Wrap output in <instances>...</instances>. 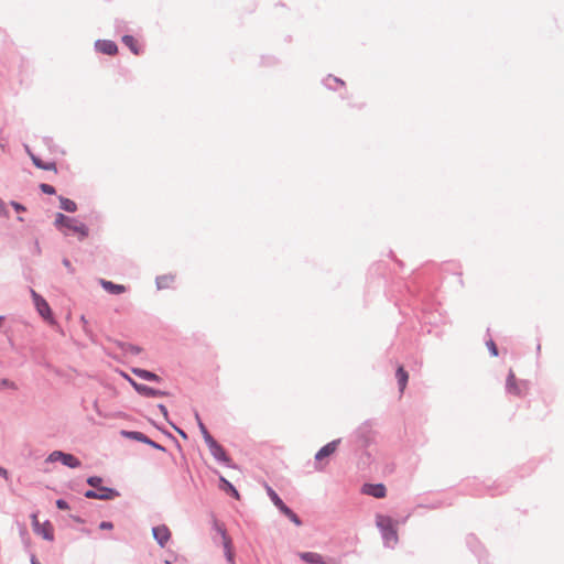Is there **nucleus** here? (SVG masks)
Returning a JSON list of instances; mask_svg holds the SVG:
<instances>
[{"label": "nucleus", "mask_w": 564, "mask_h": 564, "mask_svg": "<svg viewBox=\"0 0 564 564\" xmlns=\"http://www.w3.org/2000/svg\"><path fill=\"white\" fill-rule=\"evenodd\" d=\"M376 525L388 545L398 543V521L393 520L390 516L379 513L376 516Z\"/></svg>", "instance_id": "obj_1"}, {"label": "nucleus", "mask_w": 564, "mask_h": 564, "mask_svg": "<svg viewBox=\"0 0 564 564\" xmlns=\"http://www.w3.org/2000/svg\"><path fill=\"white\" fill-rule=\"evenodd\" d=\"M55 226L67 234L64 229L77 234L80 239H85L88 236V228L83 223L77 221L74 218L67 217L64 214L58 213L55 218Z\"/></svg>", "instance_id": "obj_2"}, {"label": "nucleus", "mask_w": 564, "mask_h": 564, "mask_svg": "<svg viewBox=\"0 0 564 564\" xmlns=\"http://www.w3.org/2000/svg\"><path fill=\"white\" fill-rule=\"evenodd\" d=\"M506 390L514 397H523L528 393L529 386L527 381L519 380L513 370H510L506 379Z\"/></svg>", "instance_id": "obj_3"}, {"label": "nucleus", "mask_w": 564, "mask_h": 564, "mask_svg": "<svg viewBox=\"0 0 564 564\" xmlns=\"http://www.w3.org/2000/svg\"><path fill=\"white\" fill-rule=\"evenodd\" d=\"M31 294L39 314L48 323L54 324V317L48 303L34 290H31Z\"/></svg>", "instance_id": "obj_4"}, {"label": "nucleus", "mask_w": 564, "mask_h": 564, "mask_svg": "<svg viewBox=\"0 0 564 564\" xmlns=\"http://www.w3.org/2000/svg\"><path fill=\"white\" fill-rule=\"evenodd\" d=\"M57 460L62 462V464L70 468H77L80 466L79 459L76 458L74 455L63 453L61 451H54L48 455L47 462L54 463Z\"/></svg>", "instance_id": "obj_5"}, {"label": "nucleus", "mask_w": 564, "mask_h": 564, "mask_svg": "<svg viewBox=\"0 0 564 564\" xmlns=\"http://www.w3.org/2000/svg\"><path fill=\"white\" fill-rule=\"evenodd\" d=\"M340 443V440H334L329 443H327L325 446H323L316 454H315V460L317 463L316 469L322 470L324 468V465L322 464L323 460L330 455H333Z\"/></svg>", "instance_id": "obj_6"}, {"label": "nucleus", "mask_w": 564, "mask_h": 564, "mask_svg": "<svg viewBox=\"0 0 564 564\" xmlns=\"http://www.w3.org/2000/svg\"><path fill=\"white\" fill-rule=\"evenodd\" d=\"M207 446L215 459L227 465L230 463V458L227 456L225 448L218 444L213 436L207 437Z\"/></svg>", "instance_id": "obj_7"}, {"label": "nucleus", "mask_w": 564, "mask_h": 564, "mask_svg": "<svg viewBox=\"0 0 564 564\" xmlns=\"http://www.w3.org/2000/svg\"><path fill=\"white\" fill-rule=\"evenodd\" d=\"M118 496L119 494L115 489L107 487H99L85 492V497L89 499L110 500Z\"/></svg>", "instance_id": "obj_8"}, {"label": "nucleus", "mask_w": 564, "mask_h": 564, "mask_svg": "<svg viewBox=\"0 0 564 564\" xmlns=\"http://www.w3.org/2000/svg\"><path fill=\"white\" fill-rule=\"evenodd\" d=\"M152 534L153 538L162 547L166 545V543L171 540L172 536L171 530L165 524L154 527L152 529Z\"/></svg>", "instance_id": "obj_9"}, {"label": "nucleus", "mask_w": 564, "mask_h": 564, "mask_svg": "<svg viewBox=\"0 0 564 564\" xmlns=\"http://www.w3.org/2000/svg\"><path fill=\"white\" fill-rule=\"evenodd\" d=\"M96 47L99 52L107 55H115L118 52L117 44L109 40L97 41Z\"/></svg>", "instance_id": "obj_10"}, {"label": "nucleus", "mask_w": 564, "mask_h": 564, "mask_svg": "<svg viewBox=\"0 0 564 564\" xmlns=\"http://www.w3.org/2000/svg\"><path fill=\"white\" fill-rule=\"evenodd\" d=\"M34 532L48 541H52L54 538V529L48 521L42 523Z\"/></svg>", "instance_id": "obj_11"}, {"label": "nucleus", "mask_w": 564, "mask_h": 564, "mask_svg": "<svg viewBox=\"0 0 564 564\" xmlns=\"http://www.w3.org/2000/svg\"><path fill=\"white\" fill-rule=\"evenodd\" d=\"M121 435L127 437V438H132V440H135V441H139V442H142V443H145V444H151L153 446H155L154 442H152L151 440H149L143 433L141 432H137V431H121Z\"/></svg>", "instance_id": "obj_12"}, {"label": "nucleus", "mask_w": 564, "mask_h": 564, "mask_svg": "<svg viewBox=\"0 0 564 564\" xmlns=\"http://www.w3.org/2000/svg\"><path fill=\"white\" fill-rule=\"evenodd\" d=\"M101 286L111 294H121L126 292V286L122 284H116L111 281L101 280L100 281Z\"/></svg>", "instance_id": "obj_13"}, {"label": "nucleus", "mask_w": 564, "mask_h": 564, "mask_svg": "<svg viewBox=\"0 0 564 564\" xmlns=\"http://www.w3.org/2000/svg\"><path fill=\"white\" fill-rule=\"evenodd\" d=\"M132 372L137 375L138 377L149 380V381H160V377L151 371L140 369V368H132Z\"/></svg>", "instance_id": "obj_14"}, {"label": "nucleus", "mask_w": 564, "mask_h": 564, "mask_svg": "<svg viewBox=\"0 0 564 564\" xmlns=\"http://www.w3.org/2000/svg\"><path fill=\"white\" fill-rule=\"evenodd\" d=\"M366 492L376 498H383V497H386V487L381 484L369 485V486H367Z\"/></svg>", "instance_id": "obj_15"}, {"label": "nucleus", "mask_w": 564, "mask_h": 564, "mask_svg": "<svg viewBox=\"0 0 564 564\" xmlns=\"http://www.w3.org/2000/svg\"><path fill=\"white\" fill-rule=\"evenodd\" d=\"M397 379H398L400 392H403L406 387L408 380H409V375L402 366H400L397 369Z\"/></svg>", "instance_id": "obj_16"}, {"label": "nucleus", "mask_w": 564, "mask_h": 564, "mask_svg": "<svg viewBox=\"0 0 564 564\" xmlns=\"http://www.w3.org/2000/svg\"><path fill=\"white\" fill-rule=\"evenodd\" d=\"M267 492H268L270 499L272 500V502L274 503V506L281 512H283L285 510V508H288V506L281 500V498L276 495V492L271 487H267Z\"/></svg>", "instance_id": "obj_17"}, {"label": "nucleus", "mask_w": 564, "mask_h": 564, "mask_svg": "<svg viewBox=\"0 0 564 564\" xmlns=\"http://www.w3.org/2000/svg\"><path fill=\"white\" fill-rule=\"evenodd\" d=\"M137 392L144 397H161L164 395V392L160 390H155L148 386L141 384V387H137Z\"/></svg>", "instance_id": "obj_18"}, {"label": "nucleus", "mask_w": 564, "mask_h": 564, "mask_svg": "<svg viewBox=\"0 0 564 564\" xmlns=\"http://www.w3.org/2000/svg\"><path fill=\"white\" fill-rule=\"evenodd\" d=\"M122 42L127 45L134 55L140 54V46L137 40L131 35H124Z\"/></svg>", "instance_id": "obj_19"}, {"label": "nucleus", "mask_w": 564, "mask_h": 564, "mask_svg": "<svg viewBox=\"0 0 564 564\" xmlns=\"http://www.w3.org/2000/svg\"><path fill=\"white\" fill-rule=\"evenodd\" d=\"M301 560L311 564H322V557L317 553L307 552L301 555Z\"/></svg>", "instance_id": "obj_20"}, {"label": "nucleus", "mask_w": 564, "mask_h": 564, "mask_svg": "<svg viewBox=\"0 0 564 564\" xmlns=\"http://www.w3.org/2000/svg\"><path fill=\"white\" fill-rule=\"evenodd\" d=\"M59 203H61V208L68 213H74L77 209L76 203L69 198L61 197Z\"/></svg>", "instance_id": "obj_21"}, {"label": "nucleus", "mask_w": 564, "mask_h": 564, "mask_svg": "<svg viewBox=\"0 0 564 564\" xmlns=\"http://www.w3.org/2000/svg\"><path fill=\"white\" fill-rule=\"evenodd\" d=\"M30 155H31V159H32L34 165L37 166L39 169L46 170V171H51V170L56 171L55 163H44L34 154H30Z\"/></svg>", "instance_id": "obj_22"}, {"label": "nucleus", "mask_w": 564, "mask_h": 564, "mask_svg": "<svg viewBox=\"0 0 564 564\" xmlns=\"http://www.w3.org/2000/svg\"><path fill=\"white\" fill-rule=\"evenodd\" d=\"M214 527L217 530V532L221 535L224 544H225V547L228 549L230 540H229V538H228V535L226 533V529L217 520L214 521Z\"/></svg>", "instance_id": "obj_23"}, {"label": "nucleus", "mask_w": 564, "mask_h": 564, "mask_svg": "<svg viewBox=\"0 0 564 564\" xmlns=\"http://www.w3.org/2000/svg\"><path fill=\"white\" fill-rule=\"evenodd\" d=\"M220 481L224 484V489L228 492H230L236 499L240 498L239 492L237 489L224 477H220Z\"/></svg>", "instance_id": "obj_24"}, {"label": "nucleus", "mask_w": 564, "mask_h": 564, "mask_svg": "<svg viewBox=\"0 0 564 564\" xmlns=\"http://www.w3.org/2000/svg\"><path fill=\"white\" fill-rule=\"evenodd\" d=\"M121 348L123 349L126 355H138V354L141 352V348L140 347H137V346H133V345H129V344H122Z\"/></svg>", "instance_id": "obj_25"}, {"label": "nucleus", "mask_w": 564, "mask_h": 564, "mask_svg": "<svg viewBox=\"0 0 564 564\" xmlns=\"http://www.w3.org/2000/svg\"><path fill=\"white\" fill-rule=\"evenodd\" d=\"M285 517H288L293 523H295L296 525H301L302 522L301 520L299 519V517L288 507L285 508V510L282 512Z\"/></svg>", "instance_id": "obj_26"}, {"label": "nucleus", "mask_w": 564, "mask_h": 564, "mask_svg": "<svg viewBox=\"0 0 564 564\" xmlns=\"http://www.w3.org/2000/svg\"><path fill=\"white\" fill-rule=\"evenodd\" d=\"M1 389H13L15 390L17 389V386L14 382L8 380V379H1L0 380V390Z\"/></svg>", "instance_id": "obj_27"}, {"label": "nucleus", "mask_w": 564, "mask_h": 564, "mask_svg": "<svg viewBox=\"0 0 564 564\" xmlns=\"http://www.w3.org/2000/svg\"><path fill=\"white\" fill-rule=\"evenodd\" d=\"M197 420H198L199 430H200V432L203 434V437H204L205 442L207 443V437L212 436V435L209 434V432L207 431L206 426L203 424V422L199 420L198 416H197Z\"/></svg>", "instance_id": "obj_28"}, {"label": "nucleus", "mask_w": 564, "mask_h": 564, "mask_svg": "<svg viewBox=\"0 0 564 564\" xmlns=\"http://www.w3.org/2000/svg\"><path fill=\"white\" fill-rule=\"evenodd\" d=\"M487 347H488L489 351L491 352V355H492L494 357H497V356H498V349H497V346H496V344H495V341H494V340H491V339H490V340H488V341H487Z\"/></svg>", "instance_id": "obj_29"}, {"label": "nucleus", "mask_w": 564, "mask_h": 564, "mask_svg": "<svg viewBox=\"0 0 564 564\" xmlns=\"http://www.w3.org/2000/svg\"><path fill=\"white\" fill-rule=\"evenodd\" d=\"M40 187H41L42 192L45 194H48V195L55 194V188L52 185L43 183V184H41Z\"/></svg>", "instance_id": "obj_30"}, {"label": "nucleus", "mask_w": 564, "mask_h": 564, "mask_svg": "<svg viewBox=\"0 0 564 564\" xmlns=\"http://www.w3.org/2000/svg\"><path fill=\"white\" fill-rule=\"evenodd\" d=\"M87 482H88L91 487H94V488H96V489H97V488H99V485H100V482H101V478L96 477V476H94V477H89V478H88V480H87Z\"/></svg>", "instance_id": "obj_31"}, {"label": "nucleus", "mask_w": 564, "mask_h": 564, "mask_svg": "<svg viewBox=\"0 0 564 564\" xmlns=\"http://www.w3.org/2000/svg\"><path fill=\"white\" fill-rule=\"evenodd\" d=\"M56 507H57L58 509H61V510H67V509H69L68 503H67L65 500H63V499H58V500L56 501Z\"/></svg>", "instance_id": "obj_32"}, {"label": "nucleus", "mask_w": 564, "mask_h": 564, "mask_svg": "<svg viewBox=\"0 0 564 564\" xmlns=\"http://www.w3.org/2000/svg\"><path fill=\"white\" fill-rule=\"evenodd\" d=\"M122 376L130 382V384L137 390V387H141V383L135 382L128 375L122 373Z\"/></svg>", "instance_id": "obj_33"}, {"label": "nucleus", "mask_w": 564, "mask_h": 564, "mask_svg": "<svg viewBox=\"0 0 564 564\" xmlns=\"http://www.w3.org/2000/svg\"><path fill=\"white\" fill-rule=\"evenodd\" d=\"M122 376L130 382V384L137 390V387H141V383L135 382L128 375L122 373Z\"/></svg>", "instance_id": "obj_34"}, {"label": "nucleus", "mask_w": 564, "mask_h": 564, "mask_svg": "<svg viewBox=\"0 0 564 564\" xmlns=\"http://www.w3.org/2000/svg\"><path fill=\"white\" fill-rule=\"evenodd\" d=\"M32 524H33V529L36 530L39 527H41V522L39 521L37 519V516L36 514H33L32 516Z\"/></svg>", "instance_id": "obj_35"}, {"label": "nucleus", "mask_w": 564, "mask_h": 564, "mask_svg": "<svg viewBox=\"0 0 564 564\" xmlns=\"http://www.w3.org/2000/svg\"><path fill=\"white\" fill-rule=\"evenodd\" d=\"M112 527H113L112 523L111 522H107V521L101 522L100 525H99V528L101 530H110V529H112Z\"/></svg>", "instance_id": "obj_36"}, {"label": "nucleus", "mask_w": 564, "mask_h": 564, "mask_svg": "<svg viewBox=\"0 0 564 564\" xmlns=\"http://www.w3.org/2000/svg\"><path fill=\"white\" fill-rule=\"evenodd\" d=\"M63 264H64V265H65V267H66L70 272H73V271H74V269H73V267H72V264H70V262H69V260L64 259V260H63Z\"/></svg>", "instance_id": "obj_37"}, {"label": "nucleus", "mask_w": 564, "mask_h": 564, "mask_svg": "<svg viewBox=\"0 0 564 564\" xmlns=\"http://www.w3.org/2000/svg\"><path fill=\"white\" fill-rule=\"evenodd\" d=\"M12 206L14 207V209H15L17 212H21V210H24V209H25V208H24L22 205H20L19 203H12Z\"/></svg>", "instance_id": "obj_38"}, {"label": "nucleus", "mask_w": 564, "mask_h": 564, "mask_svg": "<svg viewBox=\"0 0 564 564\" xmlns=\"http://www.w3.org/2000/svg\"><path fill=\"white\" fill-rule=\"evenodd\" d=\"M159 408H160L161 412H163L164 414L167 413V410L163 404L159 405Z\"/></svg>", "instance_id": "obj_39"}, {"label": "nucleus", "mask_w": 564, "mask_h": 564, "mask_svg": "<svg viewBox=\"0 0 564 564\" xmlns=\"http://www.w3.org/2000/svg\"><path fill=\"white\" fill-rule=\"evenodd\" d=\"M227 560L228 561H232V557H231V553L229 550H227Z\"/></svg>", "instance_id": "obj_40"}, {"label": "nucleus", "mask_w": 564, "mask_h": 564, "mask_svg": "<svg viewBox=\"0 0 564 564\" xmlns=\"http://www.w3.org/2000/svg\"><path fill=\"white\" fill-rule=\"evenodd\" d=\"M0 474L6 476L7 475V470L0 467Z\"/></svg>", "instance_id": "obj_41"}, {"label": "nucleus", "mask_w": 564, "mask_h": 564, "mask_svg": "<svg viewBox=\"0 0 564 564\" xmlns=\"http://www.w3.org/2000/svg\"><path fill=\"white\" fill-rule=\"evenodd\" d=\"M164 280H166V278H161V279L158 281V284H160V285H161V283H162Z\"/></svg>", "instance_id": "obj_42"}, {"label": "nucleus", "mask_w": 564, "mask_h": 564, "mask_svg": "<svg viewBox=\"0 0 564 564\" xmlns=\"http://www.w3.org/2000/svg\"><path fill=\"white\" fill-rule=\"evenodd\" d=\"M335 82L339 83L340 85H344V82L337 79V78H334Z\"/></svg>", "instance_id": "obj_43"}]
</instances>
